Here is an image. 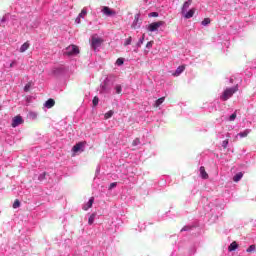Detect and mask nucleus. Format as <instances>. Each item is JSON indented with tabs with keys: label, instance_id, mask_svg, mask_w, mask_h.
<instances>
[{
	"label": "nucleus",
	"instance_id": "nucleus-1",
	"mask_svg": "<svg viewBox=\"0 0 256 256\" xmlns=\"http://www.w3.org/2000/svg\"><path fill=\"white\" fill-rule=\"evenodd\" d=\"M237 93V87L227 88L220 96L221 101H229Z\"/></svg>",
	"mask_w": 256,
	"mask_h": 256
},
{
	"label": "nucleus",
	"instance_id": "nucleus-2",
	"mask_svg": "<svg viewBox=\"0 0 256 256\" xmlns=\"http://www.w3.org/2000/svg\"><path fill=\"white\" fill-rule=\"evenodd\" d=\"M79 53H80L79 46L72 44L66 47L64 55H66L67 57H75L79 55Z\"/></svg>",
	"mask_w": 256,
	"mask_h": 256
},
{
	"label": "nucleus",
	"instance_id": "nucleus-3",
	"mask_svg": "<svg viewBox=\"0 0 256 256\" xmlns=\"http://www.w3.org/2000/svg\"><path fill=\"white\" fill-rule=\"evenodd\" d=\"M103 45V39L100 37H92L91 40V47L94 51H97V49H99V47Z\"/></svg>",
	"mask_w": 256,
	"mask_h": 256
},
{
	"label": "nucleus",
	"instance_id": "nucleus-4",
	"mask_svg": "<svg viewBox=\"0 0 256 256\" xmlns=\"http://www.w3.org/2000/svg\"><path fill=\"white\" fill-rule=\"evenodd\" d=\"M163 25H165L164 21L153 22L149 24L148 31H151V33H153L154 31H158L159 27H163Z\"/></svg>",
	"mask_w": 256,
	"mask_h": 256
},
{
	"label": "nucleus",
	"instance_id": "nucleus-5",
	"mask_svg": "<svg viewBox=\"0 0 256 256\" xmlns=\"http://www.w3.org/2000/svg\"><path fill=\"white\" fill-rule=\"evenodd\" d=\"M23 123H25V121L23 120V117H21V115H17L12 119V124L11 126L13 128L15 127H19V125H23Z\"/></svg>",
	"mask_w": 256,
	"mask_h": 256
},
{
	"label": "nucleus",
	"instance_id": "nucleus-6",
	"mask_svg": "<svg viewBox=\"0 0 256 256\" xmlns=\"http://www.w3.org/2000/svg\"><path fill=\"white\" fill-rule=\"evenodd\" d=\"M102 13H104V15H107V17H111L116 14L115 11L111 10V8L107 6H104L102 8Z\"/></svg>",
	"mask_w": 256,
	"mask_h": 256
},
{
	"label": "nucleus",
	"instance_id": "nucleus-7",
	"mask_svg": "<svg viewBox=\"0 0 256 256\" xmlns=\"http://www.w3.org/2000/svg\"><path fill=\"white\" fill-rule=\"evenodd\" d=\"M83 147H85V142H79L73 146L72 151L73 153H79Z\"/></svg>",
	"mask_w": 256,
	"mask_h": 256
},
{
	"label": "nucleus",
	"instance_id": "nucleus-8",
	"mask_svg": "<svg viewBox=\"0 0 256 256\" xmlns=\"http://www.w3.org/2000/svg\"><path fill=\"white\" fill-rule=\"evenodd\" d=\"M93 203H95V198L91 197L88 203L83 206V210L88 211V209H91L93 207Z\"/></svg>",
	"mask_w": 256,
	"mask_h": 256
},
{
	"label": "nucleus",
	"instance_id": "nucleus-9",
	"mask_svg": "<svg viewBox=\"0 0 256 256\" xmlns=\"http://www.w3.org/2000/svg\"><path fill=\"white\" fill-rule=\"evenodd\" d=\"M46 109H51L52 107H55V100L53 98L48 99L45 102Z\"/></svg>",
	"mask_w": 256,
	"mask_h": 256
},
{
	"label": "nucleus",
	"instance_id": "nucleus-10",
	"mask_svg": "<svg viewBox=\"0 0 256 256\" xmlns=\"http://www.w3.org/2000/svg\"><path fill=\"white\" fill-rule=\"evenodd\" d=\"M184 17L185 19H191V17H193V15H195V8L190 9L188 12H184Z\"/></svg>",
	"mask_w": 256,
	"mask_h": 256
},
{
	"label": "nucleus",
	"instance_id": "nucleus-11",
	"mask_svg": "<svg viewBox=\"0 0 256 256\" xmlns=\"http://www.w3.org/2000/svg\"><path fill=\"white\" fill-rule=\"evenodd\" d=\"M191 3H193L192 0H188L183 4L182 7V15H185V12L187 11V8L191 6Z\"/></svg>",
	"mask_w": 256,
	"mask_h": 256
},
{
	"label": "nucleus",
	"instance_id": "nucleus-12",
	"mask_svg": "<svg viewBox=\"0 0 256 256\" xmlns=\"http://www.w3.org/2000/svg\"><path fill=\"white\" fill-rule=\"evenodd\" d=\"M200 175L203 179H209V174H207L203 166L200 167Z\"/></svg>",
	"mask_w": 256,
	"mask_h": 256
},
{
	"label": "nucleus",
	"instance_id": "nucleus-13",
	"mask_svg": "<svg viewBox=\"0 0 256 256\" xmlns=\"http://www.w3.org/2000/svg\"><path fill=\"white\" fill-rule=\"evenodd\" d=\"M183 71H185V66H184V65H181V66H179V67L176 69L174 75H175L176 77H179V75H180L181 73H183Z\"/></svg>",
	"mask_w": 256,
	"mask_h": 256
},
{
	"label": "nucleus",
	"instance_id": "nucleus-14",
	"mask_svg": "<svg viewBox=\"0 0 256 256\" xmlns=\"http://www.w3.org/2000/svg\"><path fill=\"white\" fill-rule=\"evenodd\" d=\"M240 179H243V172H239L233 177L234 183H239Z\"/></svg>",
	"mask_w": 256,
	"mask_h": 256
},
{
	"label": "nucleus",
	"instance_id": "nucleus-15",
	"mask_svg": "<svg viewBox=\"0 0 256 256\" xmlns=\"http://www.w3.org/2000/svg\"><path fill=\"white\" fill-rule=\"evenodd\" d=\"M29 49V42H25L21 47H20V53H25Z\"/></svg>",
	"mask_w": 256,
	"mask_h": 256
},
{
	"label": "nucleus",
	"instance_id": "nucleus-16",
	"mask_svg": "<svg viewBox=\"0 0 256 256\" xmlns=\"http://www.w3.org/2000/svg\"><path fill=\"white\" fill-rule=\"evenodd\" d=\"M97 216L96 213H92L88 219V224L89 225H93V223H95V217Z\"/></svg>",
	"mask_w": 256,
	"mask_h": 256
},
{
	"label": "nucleus",
	"instance_id": "nucleus-17",
	"mask_svg": "<svg viewBox=\"0 0 256 256\" xmlns=\"http://www.w3.org/2000/svg\"><path fill=\"white\" fill-rule=\"evenodd\" d=\"M237 247H239V245L237 244V242H232L228 248L229 251H235V249H237Z\"/></svg>",
	"mask_w": 256,
	"mask_h": 256
},
{
	"label": "nucleus",
	"instance_id": "nucleus-18",
	"mask_svg": "<svg viewBox=\"0 0 256 256\" xmlns=\"http://www.w3.org/2000/svg\"><path fill=\"white\" fill-rule=\"evenodd\" d=\"M249 133H251V130L250 129H246L244 130L243 132H240L238 135L239 137H247V135H249Z\"/></svg>",
	"mask_w": 256,
	"mask_h": 256
},
{
	"label": "nucleus",
	"instance_id": "nucleus-19",
	"mask_svg": "<svg viewBox=\"0 0 256 256\" xmlns=\"http://www.w3.org/2000/svg\"><path fill=\"white\" fill-rule=\"evenodd\" d=\"M81 19H85L87 16V8H83L81 13L78 15Z\"/></svg>",
	"mask_w": 256,
	"mask_h": 256
},
{
	"label": "nucleus",
	"instance_id": "nucleus-20",
	"mask_svg": "<svg viewBox=\"0 0 256 256\" xmlns=\"http://www.w3.org/2000/svg\"><path fill=\"white\" fill-rule=\"evenodd\" d=\"M165 101V97L156 100L155 107H159Z\"/></svg>",
	"mask_w": 256,
	"mask_h": 256
},
{
	"label": "nucleus",
	"instance_id": "nucleus-21",
	"mask_svg": "<svg viewBox=\"0 0 256 256\" xmlns=\"http://www.w3.org/2000/svg\"><path fill=\"white\" fill-rule=\"evenodd\" d=\"M113 110L108 111L107 113H105L104 117L105 119H111V117H113Z\"/></svg>",
	"mask_w": 256,
	"mask_h": 256
},
{
	"label": "nucleus",
	"instance_id": "nucleus-22",
	"mask_svg": "<svg viewBox=\"0 0 256 256\" xmlns=\"http://www.w3.org/2000/svg\"><path fill=\"white\" fill-rule=\"evenodd\" d=\"M19 207H21V202L18 199H16L13 203V209H17Z\"/></svg>",
	"mask_w": 256,
	"mask_h": 256
},
{
	"label": "nucleus",
	"instance_id": "nucleus-23",
	"mask_svg": "<svg viewBox=\"0 0 256 256\" xmlns=\"http://www.w3.org/2000/svg\"><path fill=\"white\" fill-rule=\"evenodd\" d=\"M133 41V38L131 36H129L125 42H124V46L127 47V45H131V42Z\"/></svg>",
	"mask_w": 256,
	"mask_h": 256
},
{
	"label": "nucleus",
	"instance_id": "nucleus-24",
	"mask_svg": "<svg viewBox=\"0 0 256 256\" xmlns=\"http://www.w3.org/2000/svg\"><path fill=\"white\" fill-rule=\"evenodd\" d=\"M115 91H116L117 95H121V91H123V88L121 87V85H116Z\"/></svg>",
	"mask_w": 256,
	"mask_h": 256
},
{
	"label": "nucleus",
	"instance_id": "nucleus-25",
	"mask_svg": "<svg viewBox=\"0 0 256 256\" xmlns=\"http://www.w3.org/2000/svg\"><path fill=\"white\" fill-rule=\"evenodd\" d=\"M92 103L94 107H97V105H99V97L95 96L92 100Z\"/></svg>",
	"mask_w": 256,
	"mask_h": 256
},
{
	"label": "nucleus",
	"instance_id": "nucleus-26",
	"mask_svg": "<svg viewBox=\"0 0 256 256\" xmlns=\"http://www.w3.org/2000/svg\"><path fill=\"white\" fill-rule=\"evenodd\" d=\"M256 249V246L255 245H250L248 248H247V253H253V251H255Z\"/></svg>",
	"mask_w": 256,
	"mask_h": 256
},
{
	"label": "nucleus",
	"instance_id": "nucleus-27",
	"mask_svg": "<svg viewBox=\"0 0 256 256\" xmlns=\"http://www.w3.org/2000/svg\"><path fill=\"white\" fill-rule=\"evenodd\" d=\"M209 23H211V19H209V18H205V19L202 21V25H204V26L209 25Z\"/></svg>",
	"mask_w": 256,
	"mask_h": 256
},
{
	"label": "nucleus",
	"instance_id": "nucleus-28",
	"mask_svg": "<svg viewBox=\"0 0 256 256\" xmlns=\"http://www.w3.org/2000/svg\"><path fill=\"white\" fill-rule=\"evenodd\" d=\"M141 143V140H139V138H136L133 142L132 145L133 147H137V145H139Z\"/></svg>",
	"mask_w": 256,
	"mask_h": 256
},
{
	"label": "nucleus",
	"instance_id": "nucleus-29",
	"mask_svg": "<svg viewBox=\"0 0 256 256\" xmlns=\"http://www.w3.org/2000/svg\"><path fill=\"white\" fill-rule=\"evenodd\" d=\"M227 145H229V139L224 140V141L222 142V147H223V149H227Z\"/></svg>",
	"mask_w": 256,
	"mask_h": 256
},
{
	"label": "nucleus",
	"instance_id": "nucleus-30",
	"mask_svg": "<svg viewBox=\"0 0 256 256\" xmlns=\"http://www.w3.org/2000/svg\"><path fill=\"white\" fill-rule=\"evenodd\" d=\"M145 40V35L142 36V39H140L137 43L138 47H141V45H143V41Z\"/></svg>",
	"mask_w": 256,
	"mask_h": 256
},
{
	"label": "nucleus",
	"instance_id": "nucleus-31",
	"mask_svg": "<svg viewBox=\"0 0 256 256\" xmlns=\"http://www.w3.org/2000/svg\"><path fill=\"white\" fill-rule=\"evenodd\" d=\"M123 63H124V60H123V58H118L117 59V61H116V65H123Z\"/></svg>",
	"mask_w": 256,
	"mask_h": 256
},
{
	"label": "nucleus",
	"instance_id": "nucleus-32",
	"mask_svg": "<svg viewBox=\"0 0 256 256\" xmlns=\"http://www.w3.org/2000/svg\"><path fill=\"white\" fill-rule=\"evenodd\" d=\"M153 41H149L147 44H146V48L147 49H151L153 47Z\"/></svg>",
	"mask_w": 256,
	"mask_h": 256
},
{
	"label": "nucleus",
	"instance_id": "nucleus-33",
	"mask_svg": "<svg viewBox=\"0 0 256 256\" xmlns=\"http://www.w3.org/2000/svg\"><path fill=\"white\" fill-rule=\"evenodd\" d=\"M235 119H237V113H233L231 116H230V121H235Z\"/></svg>",
	"mask_w": 256,
	"mask_h": 256
},
{
	"label": "nucleus",
	"instance_id": "nucleus-34",
	"mask_svg": "<svg viewBox=\"0 0 256 256\" xmlns=\"http://www.w3.org/2000/svg\"><path fill=\"white\" fill-rule=\"evenodd\" d=\"M29 89H31V84L30 83H28V84H26L25 85V87H24V91H29Z\"/></svg>",
	"mask_w": 256,
	"mask_h": 256
},
{
	"label": "nucleus",
	"instance_id": "nucleus-35",
	"mask_svg": "<svg viewBox=\"0 0 256 256\" xmlns=\"http://www.w3.org/2000/svg\"><path fill=\"white\" fill-rule=\"evenodd\" d=\"M151 17H159V13H157V12H152V13H151Z\"/></svg>",
	"mask_w": 256,
	"mask_h": 256
},
{
	"label": "nucleus",
	"instance_id": "nucleus-36",
	"mask_svg": "<svg viewBox=\"0 0 256 256\" xmlns=\"http://www.w3.org/2000/svg\"><path fill=\"white\" fill-rule=\"evenodd\" d=\"M114 187H117V183H115V182L110 184V189H113Z\"/></svg>",
	"mask_w": 256,
	"mask_h": 256
},
{
	"label": "nucleus",
	"instance_id": "nucleus-37",
	"mask_svg": "<svg viewBox=\"0 0 256 256\" xmlns=\"http://www.w3.org/2000/svg\"><path fill=\"white\" fill-rule=\"evenodd\" d=\"M75 21H76V23H78V24L81 23V17H79V15H78V17L76 18Z\"/></svg>",
	"mask_w": 256,
	"mask_h": 256
},
{
	"label": "nucleus",
	"instance_id": "nucleus-38",
	"mask_svg": "<svg viewBox=\"0 0 256 256\" xmlns=\"http://www.w3.org/2000/svg\"><path fill=\"white\" fill-rule=\"evenodd\" d=\"M181 231H189V227L185 226L181 229Z\"/></svg>",
	"mask_w": 256,
	"mask_h": 256
},
{
	"label": "nucleus",
	"instance_id": "nucleus-39",
	"mask_svg": "<svg viewBox=\"0 0 256 256\" xmlns=\"http://www.w3.org/2000/svg\"><path fill=\"white\" fill-rule=\"evenodd\" d=\"M135 21H139V14L135 15Z\"/></svg>",
	"mask_w": 256,
	"mask_h": 256
},
{
	"label": "nucleus",
	"instance_id": "nucleus-40",
	"mask_svg": "<svg viewBox=\"0 0 256 256\" xmlns=\"http://www.w3.org/2000/svg\"><path fill=\"white\" fill-rule=\"evenodd\" d=\"M15 61H13L12 63H10V67H13L15 65Z\"/></svg>",
	"mask_w": 256,
	"mask_h": 256
}]
</instances>
